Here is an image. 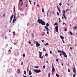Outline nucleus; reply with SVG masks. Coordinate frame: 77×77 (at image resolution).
<instances>
[{"label": "nucleus", "instance_id": "nucleus-40", "mask_svg": "<svg viewBox=\"0 0 77 77\" xmlns=\"http://www.w3.org/2000/svg\"><path fill=\"white\" fill-rule=\"evenodd\" d=\"M69 11V9H66V12H67V11Z\"/></svg>", "mask_w": 77, "mask_h": 77}, {"label": "nucleus", "instance_id": "nucleus-41", "mask_svg": "<svg viewBox=\"0 0 77 77\" xmlns=\"http://www.w3.org/2000/svg\"><path fill=\"white\" fill-rule=\"evenodd\" d=\"M15 7L14 6V11H15Z\"/></svg>", "mask_w": 77, "mask_h": 77}, {"label": "nucleus", "instance_id": "nucleus-60", "mask_svg": "<svg viewBox=\"0 0 77 77\" xmlns=\"http://www.w3.org/2000/svg\"><path fill=\"white\" fill-rule=\"evenodd\" d=\"M29 3L31 2V1H30V0H29Z\"/></svg>", "mask_w": 77, "mask_h": 77}, {"label": "nucleus", "instance_id": "nucleus-15", "mask_svg": "<svg viewBox=\"0 0 77 77\" xmlns=\"http://www.w3.org/2000/svg\"><path fill=\"white\" fill-rule=\"evenodd\" d=\"M45 29H46V30H47V31H49V29L48 28V27H47V26H45Z\"/></svg>", "mask_w": 77, "mask_h": 77}, {"label": "nucleus", "instance_id": "nucleus-61", "mask_svg": "<svg viewBox=\"0 0 77 77\" xmlns=\"http://www.w3.org/2000/svg\"><path fill=\"white\" fill-rule=\"evenodd\" d=\"M37 6H38V7H39V5H37Z\"/></svg>", "mask_w": 77, "mask_h": 77}, {"label": "nucleus", "instance_id": "nucleus-35", "mask_svg": "<svg viewBox=\"0 0 77 77\" xmlns=\"http://www.w3.org/2000/svg\"><path fill=\"white\" fill-rule=\"evenodd\" d=\"M59 22L60 23V22H61V21H60V18H59Z\"/></svg>", "mask_w": 77, "mask_h": 77}, {"label": "nucleus", "instance_id": "nucleus-55", "mask_svg": "<svg viewBox=\"0 0 77 77\" xmlns=\"http://www.w3.org/2000/svg\"><path fill=\"white\" fill-rule=\"evenodd\" d=\"M70 50H72V48H71V47H70Z\"/></svg>", "mask_w": 77, "mask_h": 77}, {"label": "nucleus", "instance_id": "nucleus-18", "mask_svg": "<svg viewBox=\"0 0 77 77\" xmlns=\"http://www.w3.org/2000/svg\"><path fill=\"white\" fill-rule=\"evenodd\" d=\"M17 71L18 73H20V69H17Z\"/></svg>", "mask_w": 77, "mask_h": 77}, {"label": "nucleus", "instance_id": "nucleus-25", "mask_svg": "<svg viewBox=\"0 0 77 77\" xmlns=\"http://www.w3.org/2000/svg\"><path fill=\"white\" fill-rule=\"evenodd\" d=\"M23 57H25L26 56V55L24 54H23Z\"/></svg>", "mask_w": 77, "mask_h": 77}, {"label": "nucleus", "instance_id": "nucleus-17", "mask_svg": "<svg viewBox=\"0 0 77 77\" xmlns=\"http://www.w3.org/2000/svg\"><path fill=\"white\" fill-rule=\"evenodd\" d=\"M45 35V32H42V36H44Z\"/></svg>", "mask_w": 77, "mask_h": 77}, {"label": "nucleus", "instance_id": "nucleus-36", "mask_svg": "<svg viewBox=\"0 0 77 77\" xmlns=\"http://www.w3.org/2000/svg\"><path fill=\"white\" fill-rule=\"evenodd\" d=\"M68 70L69 72H71V71H70V70H69V69H68Z\"/></svg>", "mask_w": 77, "mask_h": 77}, {"label": "nucleus", "instance_id": "nucleus-59", "mask_svg": "<svg viewBox=\"0 0 77 77\" xmlns=\"http://www.w3.org/2000/svg\"><path fill=\"white\" fill-rule=\"evenodd\" d=\"M61 65H62V66H63V63H61Z\"/></svg>", "mask_w": 77, "mask_h": 77}, {"label": "nucleus", "instance_id": "nucleus-51", "mask_svg": "<svg viewBox=\"0 0 77 77\" xmlns=\"http://www.w3.org/2000/svg\"><path fill=\"white\" fill-rule=\"evenodd\" d=\"M63 24H65V25H66V24L65 23H63Z\"/></svg>", "mask_w": 77, "mask_h": 77}, {"label": "nucleus", "instance_id": "nucleus-26", "mask_svg": "<svg viewBox=\"0 0 77 77\" xmlns=\"http://www.w3.org/2000/svg\"><path fill=\"white\" fill-rule=\"evenodd\" d=\"M56 76L57 77H59V75L57 74H56Z\"/></svg>", "mask_w": 77, "mask_h": 77}, {"label": "nucleus", "instance_id": "nucleus-24", "mask_svg": "<svg viewBox=\"0 0 77 77\" xmlns=\"http://www.w3.org/2000/svg\"><path fill=\"white\" fill-rule=\"evenodd\" d=\"M65 20H66V17H65V15H63Z\"/></svg>", "mask_w": 77, "mask_h": 77}, {"label": "nucleus", "instance_id": "nucleus-6", "mask_svg": "<svg viewBox=\"0 0 77 77\" xmlns=\"http://www.w3.org/2000/svg\"><path fill=\"white\" fill-rule=\"evenodd\" d=\"M13 17H14V15H12L10 17L11 20H10V23H11V21H12V18H13Z\"/></svg>", "mask_w": 77, "mask_h": 77}, {"label": "nucleus", "instance_id": "nucleus-56", "mask_svg": "<svg viewBox=\"0 0 77 77\" xmlns=\"http://www.w3.org/2000/svg\"><path fill=\"white\" fill-rule=\"evenodd\" d=\"M29 44H30V43H31V42H28Z\"/></svg>", "mask_w": 77, "mask_h": 77}, {"label": "nucleus", "instance_id": "nucleus-49", "mask_svg": "<svg viewBox=\"0 0 77 77\" xmlns=\"http://www.w3.org/2000/svg\"><path fill=\"white\" fill-rule=\"evenodd\" d=\"M42 42H44V41L43 40H42Z\"/></svg>", "mask_w": 77, "mask_h": 77}, {"label": "nucleus", "instance_id": "nucleus-42", "mask_svg": "<svg viewBox=\"0 0 77 77\" xmlns=\"http://www.w3.org/2000/svg\"><path fill=\"white\" fill-rule=\"evenodd\" d=\"M39 53L40 54H42V53L40 51H39Z\"/></svg>", "mask_w": 77, "mask_h": 77}, {"label": "nucleus", "instance_id": "nucleus-30", "mask_svg": "<svg viewBox=\"0 0 77 77\" xmlns=\"http://www.w3.org/2000/svg\"><path fill=\"white\" fill-rule=\"evenodd\" d=\"M45 56H46V57H47V56H48V54H45Z\"/></svg>", "mask_w": 77, "mask_h": 77}, {"label": "nucleus", "instance_id": "nucleus-33", "mask_svg": "<svg viewBox=\"0 0 77 77\" xmlns=\"http://www.w3.org/2000/svg\"><path fill=\"white\" fill-rule=\"evenodd\" d=\"M45 66H46L45 65L43 66V67L44 69H45Z\"/></svg>", "mask_w": 77, "mask_h": 77}, {"label": "nucleus", "instance_id": "nucleus-23", "mask_svg": "<svg viewBox=\"0 0 77 77\" xmlns=\"http://www.w3.org/2000/svg\"><path fill=\"white\" fill-rule=\"evenodd\" d=\"M48 77H50V72L48 73Z\"/></svg>", "mask_w": 77, "mask_h": 77}, {"label": "nucleus", "instance_id": "nucleus-39", "mask_svg": "<svg viewBox=\"0 0 77 77\" xmlns=\"http://www.w3.org/2000/svg\"><path fill=\"white\" fill-rule=\"evenodd\" d=\"M57 14L58 15H59V12H57Z\"/></svg>", "mask_w": 77, "mask_h": 77}, {"label": "nucleus", "instance_id": "nucleus-21", "mask_svg": "<svg viewBox=\"0 0 77 77\" xmlns=\"http://www.w3.org/2000/svg\"><path fill=\"white\" fill-rule=\"evenodd\" d=\"M46 26L47 27H48L49 26V24L48 23H46Z\"/></svg>", "mask_w": 77, "mask_h": 77}, {"label": "nucleus", "instance_id": "nucleus-62", "mask_svg": "<svg viewBox=\"0 0 77 77\" xmlns=\"http://www.w3.org/2000/svg\"><path fill=\"white\" fill-rule=\"evenodd\" d=\"M34 5H35V2H34Z\"/></svg>", "mask_w": 77, "mask_h": 77}, {"label": "nucleus", "instance_id": "nucleus-38", "mask_svg": "<svg viewBox=\"0 0 77 77\" xmlns=\"http://www.w3.org/2000/svg\"><path fill=\"white\" fill-rule=\"evenodd\" d=\"M21 63V65H23V61H22Z\"/></svg>", "mask_w": 77, "mask_h": 77}, {"label": "nucleus", "instance_id": "nucleus-32", "mask_svg": "<svg viewBox=\"0 0 77 77\" xmlns=\"http://www.w3.org/2000/svg\"><path fill=\"white\" fill-rule=\"evenodd\" d=\"M15 35V33L14 32H13V35Z\"/></svg>", "mask_w": 77, "mask_h": 77}, {"label": "nucleus", "instance_id": "nucleus-64", "mask_svg": "<svg viewBox=\"0 0 77 77\" xmlns=\"http://www.w3.org/2000/svg\"><path fill=\"white\" fill-rule=\"evenodd\" d=\"M62 19H63V17H62Z\"/></svg>", "mask_w": 77, "mask_h": 77}, {"label": "nucleus", "instance_id": "nucleus-46", "mask_svg": "<svg viewBox=\"0 0 77 77\" xmlns=\"http://www.w3.org/2000/svg\"><path fill=\"white\" fill-rule=\"evenodd\" d=\"M60 56H62V53H60Z\"/></svg>", "mask_w": 77, "mask_h": 77}, {"label": "nucleus", "instance_id": "nucleus-14", "mask_svg": "<svg viewBox=\"0 0 77 77\" xmlns=\"http://www.w3.org/2000/svg\"><path fill=\"white\" fill-rule=\"evenodd\" d=\"M55 71V69H54V68H52V72H54Z\"/></svg>", "mask_w": 77, "mask_h": 77}, {"label": "nucleus", "instance_id": "nucleus-13", "mask_svg": "<svg viewBox=\"0 0 77 77\" xmlns=\"http://www.w3.org/2000/svg\"><path fill=\"white\" fill-rule=\"evenodd\" d=\"M29 75H32V72L30 70H29Z\"/></svg>", "mask_w": 77, "mask_h": 77}, {"label": "nucleus", "instance_id": "nucleus-58", "mask_svg": "<svg viewBox=\"0 0 77 77\" xmlns=\"http://www.w3.org/2000/svg\"><path fill=\"white\" fill-rule=\"evenodd\" d=\"M5 38L6 39V38H7V36H5Z\"/></svg>", "mask_w": 77, "mask_h": 77}, {"label": "nucleus", "instance_id": "nucleus-4", "mask_svg": "<svg viewBox=\"0 0 77 77\" xmlns=\"http://www.w3.org/2000/svg\"><path fill=\"white\" fill-rule=\"evenodd\" d=\"M55 32H58V26H56L55 27Z\"/></svg>", "mask_w": 77, "mask_h": 77}, {"label": "nucleus", "instance_id": "nucleus-37", "mask_svg": "<svg viewBox=\"0 0 77 77\" xmlns=\"http://www.w3.org/2000/svg\"><path fill=\"white\" fill-rule=\"evenodd\" d=\"M54 25H55V26H57V23H55Z\"/></svg>", "mask_w": 77, "mask_h": 77}, {"label": "nucleus", "instance_id": "nucleus-29", "mask_svg": "<svg viewBox=\"0 0 77 77\" xmlns=\"http://www.w3.org/2000/svg\"><path fill=\"white\" fill-rule=\"evenodd\" d=\"M56 61L57 62H59V60H58L57 59H56Z\"/></svg>", "mask_w": 77, "mask_h": 77}, {"label": "nucleus", "instance_id": "nucleus-10", "mask_svg": "<svg viewBox=\"0 0 77 77\" xmlns=\"http://www.w3.org/2000/svg\"><path fill=\"white\" fill-rule=\"evenodd\" d=\"M65 12H66V11L64 10H63V15H65Z\"/></svg>", "mask_w": 77, "mask_h": 77}, {"label": "nucleus", "instance_id": "nucleus-20", "mask_svg": "<svg viewBox=\"0 0 77 77\" xmlns=\"http://www.w3.org/2000/svg\"><path fill=\"white\" fill-rule=\"evenodd\" d=\"M47 45H49V44H48V43H46L45 44V46H47Z\"/></svg>", "mask_w": 77, "mask_h": 77}, {"label": "nucleus", "instance_id": "nucleus-11", "mask_svg": "<svg viewBox=\"0 0 77 77\" xmlns=\"http://www.w3.org/2000/svg\"><path fill=\"white\" fill-rule=\"evenodd\" d=\"M73 71L74 73H75V72H76V70H75V68H73Z\"/></svg>", "mask_w": 77, "mask_h": 77}, {"label": "nucleus", "instance_id": "nucleus-54", "mask_svg": "<svg viewBox=\"0 0 77 77\" xmlns=\"http://www.w3.org/2000/svg\"><path fill=\"white\" fill-rule=\"evenodd\" d=\"M47 34H48V33H49L48 31H47Z\"/></svg>", "mask_w": 77, "mask_h": 77}, {"label": "nucleus", "instance_id": "nucleus-52", "mask_svg": "<svg viewBox=\"0 0 77 77\" xmlns=\"http://www.w3.org/2000/svg\"><path fill=\"white\" fill-rule=\"evenodd\" d=\"M52 68H54V66H53V64H52Z\"/></svg>", "mask_w": 77, "mask_h": 77}, {"label": "nucleus", "instance_id": "nucleus-2", "mask_svg": "<svg viewBox=\"0 0 77 77\" xmlns=\"http://www.w3.org/2000/svg\"><path fill=\"white\" fill-rule=\"evenodd\" d=\"M34 72L36 73H39V72H41V71L40 69H34Z\"/></svg>", "mask_w": 77, "mask_h": 77}, {"label": "nucleus", "instance_id": "nucleus-3", "mask_svg": "<svg viewBox=\"0 0 77 77\" xmlns=\"http://www.w3.org/2000/svg\"><path fill=\"white\" fill-rule=\"evenodd\" d=\"M42 20L40 19H38V20H37V22L39 24H41L42 22Z\"/></svg>", "mask_w": 77, "mask_h": 77}, {"label": "nucleus", "instance_id": "nucleus-19", "mask_svg": "<svg viewBox=\"0 0 77 77\" xmlns=\"http://www.w3.org/2000/svg\"><path fill=\"white\" fill-rule=\"evenodd\" d=\"M69 33L70 35H73V34H72V32H71V31H70Z\"/></svg>", "mask_w": 77, "mask_h": 77}, {"label": "nucleus", "instance_id": "nucleus-22", "mask_svg": "<svg viewBox=\"0 0 77 77\" xmlns=\"http://www.w3.org/2000/svg\"><path fill=\"white\" fill-rule=\"evenodd\" d=\"M77 28V27L76 26H74L73 28V29H74L75 30V29H76Z\"/></svg>", "mask_w": 77, "mask_h": 77}, {"label": "nucleus", "instance_id": "nucleus-5", "mask_svg": "<svg viewBox=\"0 0 77 77\" xmlns=\"http://www.w3.org/2000/svg\"><path fill=\"white\" fill-rule=\"evenodd\" d=\"M14 19H13V23H15V21H16V20H17V18H16L15 16L14 15Z\"/></svg>", "mask_w": 77, "mask_h": 77}, {"label": "nucleus", "instance_id": "nucleus-63", "mask_svg": "<svg viewBox=\"0 0 77 77\" xmlns=\"http://www.w3.org/2000/svg\"><path fill=\"white\" fill-rule=\"evenodd\" d=\"M32 36H33V33L32 34Z\"/></svg>", "mask_w": 77, "mask_h": 77}, {"label": "nucleus", "instance_id": "nucleus-28", "mask_svg": "<svg viewBox=\"0 0 77 77\" xmlns=\"http://www.w3.org/2000/svg\"><path fill=\"white\" fill-rule=\"evenodd\" d=\"M24 74H25V75L26 74V71H24Z\"/></svg>", "mask_w": 77, "mask_h": 77}, {"label": "nucleus", "instance_id": "nucleus-47", "mask_svg": "<svg viewBox=\"0 0 77 77\" xmlns=\"http://www.w3.org/2000/svg\"><path fill=\"white\" fill-rule=\"evenodd\" d=\"M67 30V29H66H66H64V31H66Z\"/></svg>", "mask_w": 77, "mask_h": 77}, {"label": "nucleus", "instance_id": "nucleus-1", "mask_svg": "<svg viewBox=\"0 0 77 77\" xmlns=\"http://www.w3.org/2000/svg\"><path fill=\"white\" fill-rule=\"evenodd\" d=\"M57 51L58 53H62V54L65 57H67V55H66V53H65V52L59 50H58Z\"/></svg>", "mask_w": 77, "mask_h": 77}, {"label": "nucleus", "instance_id": "nucleus-57", "mask_svg": "<svg viewBox=\"0 0 77 77\" xmlns=\"http://www.w3.org/2000/svg\"><path fill=\"white\" fill-rule=\"evenodd\" d=\"M46 63H48V62L47 61H46Z\"/></svg>", "mask_w": 77, "mask_h": 77}, {"label": "nucleus", "instance_id": "nucleus-45", "mask_svg": "<svg viewBox=\"0 0 77 77\" xmlns=\"http://www.w3.org/2000/svg\"><path fill=\"white\" fill-rule=\"evenodd\" d=\"M50 53L51 54H52V51H50Z\"/></svg>", "mask_w": 77, "mask_h": 77}, {"label": "nucleus", "instance_id": "nucleus-44", "mask_svg": "<svg viewBox=\"0 0 77 77\" xmlns=\"http://www.w3.org/2000/svg\"><path fill=\"white\" fill-rule=\"evenodd\" d=\"M75 75L74 74L73 76V77H75Z\"/></svg>", "mask_w": 77, "mask_h": 77}, {"label": "nucleus", "instance_id": "nucleus-27", "mask_svg": "<svg viewBox=\"0 0 77 77\" xmlns=\"http://www.w3.org/2000/svg\"><path fill=\"white\" fill-rule=\"evenodd\" d=\"M35 68H39V66H35Z\"/></svg>", "mask_w": 77, "mask_h": 77}, {"label": "nucleus", "instance_id": "nucleus-9", "mask_svg": "<svg viewBox=\"0 0 77 77\" xmlns=\"http://www.w3.org/2000/svg\"><path fill=\"white\" fill-rule=\"evenodd\" d=\"M42 54H40L39 55V57H40V58H41V59H43V58H44V57L43 56H42Z\"/></svg>", "mask_w": 77, "mask_h": 77}, {"label": "nucleus", "instance_id": "nucleus-8", "mask_svg": "<svg viewBox=\"0 0 77 77\" xmlns=\"http://www.w3.org/2000/svg\"><path fill=\"white\" fill-rule=\"evenodd\" d=\"M36 46L37 47H39L40 46V44L38 42H36Z\"/></svg>", "mask_w": 77, "mask_h": 77}, {"label": "nucleus", "instance_id": "nucleus-7", "mask_svg": "<svg viewBox=\"0 0 77 77\" xmlns=\"http://www.w3.org/2000/svg\"><path fill=\"white\" fill-rule=\"evenodd\" d=\"M41 24L43 25V26H45V23L42 20L41 23Z\"/></svg>", "mask_w": 77, "mask_h": 77}, {"label": "nucleus", "instance_id": "nucleus-16", "mask_svg": "<svg viewBox=\"0 0 77 77\" xmlns=\"http://www.w3.org/2000/svg\"><path fill=\"white\" fill-rule=\"evenodd\" d=\"M60 37L61 38V39L62 40L63 39H64V37L62 35L60 36Z\"/></svg>", "mask_w": 77, "mask_h": 77}, {"label": "nucleus", "instance_id": "nucleus-43", "mask_svg": "<svg viewBox=\"0 0 77 77\" xmlns=\"http://www.w3.org/2000/svg\"><path fill=\"white\" fill-rule=\"evenodd\" d=\"M14 16H15V17H16V16H15V15H16V13H15V11H14Z\"/></svg>", "mask_w": 77, "mask_h": 77}, {"label": "nucleus", "instance_id": "nucleus-34", "mask_svg": "<svg viewBox=\"0 0 77 77\" xmlns=\"http://www.w3.org/2000/svg\"><path fill=\"white\" fill-rule=\"evenodd\" d=\"M43 51H47L45 48H43Z\"/></svg>", "mask_w": 77, "mask_h": 77}, {"label": "nucleus", "instance_id": "nucleus-48", "mask_svg": "<svg viewBox=\"0 0 77 77\" xmlns=\"http://www.w3.org/2000/svg\"><path fill=\"white\" fill-rule=\"evenodd\" d=\"M59 5H60V6H61V5H62V3H60L59 4Z\"/></svg>", "mask_w": 77, "mask_h": 77}, {"label": "nucleus", "instance_id": "nucleus-53", "mask_svg": "<svg viewBox=\"0 0 77 77\" xmlns=\"http://www.w3.org/2000/svg\"><path fill=\"white\" fill-rule=\"evenodd\" d=\"M22 1H23V0H20V2H22Z\"/></svg>", "mask_w": 77, "mask_h": 77}, {"label": "nucleus", "instance_id": "nucleus-31", "mask_svg": "<svg viewBox=\"0 0 77 77\" xmlns=\"http://www.w3.org/2000/svg\"><path fill=\"white\" fill-rule=\"evenodd\" d=\"M42 12H44V8L42 9Z\"/></svg>", "mask_w": 77, "mask_h": 77}, {"label": "nucleus", "instance_id": "nucleus-50", "mask_svg": "<svg viewBox=\"0 0 77 77\" xmlns=\"http://www.w3.org/2000/svg\"><path fill=\"white\" fill-rule=\"evenodd\" d=\"M62 41L63 42V43H65V42H64V41H63V40H62Z\"/></svg>", "mask_w": 77, "mask_h": 77}, {"label": "nucleus", "instance_id": "nucleus-12", "mask_svg": "<svg viewBox=\"0 0 77 77\" xmlns=\"http://www.w3.org/2000/svg\"><path fill=\"white\" fill-rule=\"evenodd\" d=\"M57 8L58 9V11L59 12L60 14V8L58 7L57 6Z\"/></svg>", "mask_w": 77, "mask_h": 77}]
</instances>
